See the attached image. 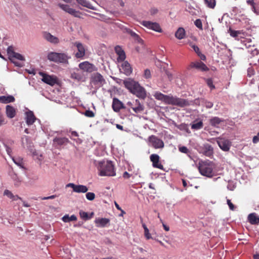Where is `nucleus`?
Returning a JSON list of instances; mask_svg holds the SVG:
<instances>
[{
  "label": "nucleus",
  "instance_id": "obj_1",
  "mask_svg": "<svg viewBox=\"0 0 259 259\" xmlns=\"http://www.w3.org/2000/svg\"><path fill=\"white\" fill-rule=\"evenodd\" d=\"M154 98L161 101L166 104L178 106L180 107H184L190 105L188 100L174 97L171 95H165L159 92H155L153 94Z\"/></svg>",
  "mask_w": 259,
  "mask_h": 259
},
{
  "label": "nucleus",
  "instance_id": "obj_2",
  "mask_svg": "<svg viewBox=\"0 0 259 259\" xmlns=\"http://www.w3.org/2000/svg\"><path fill=\"white\" fill-rule=\"evenodd\" d=\"M94 164L100 176H114L116 175L114 165L112 162L108 160L95 161Z\"/></svg>",
  "mask_w": 259,
  "mask_h": 259
},
{
  "label": "nucleus",
  "instance_id": "obj_3",
  "mask_svg": "<svg viewBox=\"0 0 259 259\" xmlns=\"http://www.w3.org/2000/svg\"><path fill=\"white\" fill-rule=\"evenodd\" d=\"M214 164L209 160H200L199 161L198 168L200 174L208 178H212L214 175Z\"/></svg>",
  "mask_w": 259,
  "mask_h": 259
},
{
  "label": "nucleus",
  "instance_id": "obj_4",
  "mask_svg": "<svg viewBox=\"0 0 259 259\" xmlns=\"http://www.w3.org/2000/svg\"><path fill=\"white\" fill-rule=\"evenodd\" d=\"M48 59L51 61L63 64H68L71 56L65 53L51 52L48 55Z\"/></svg>",
  "mask_w": 259,
  "mask_h": 259
},
{
  "label": "nucleus",
  "instance_id": "obj_5",
  "mask_svg": "<svg viewBox=\"0 0 259 259\" xmlns=\"http://www.w3.org/2000/svg\"><path fill=\"white\" fill-rule=\"evenodd\" d=\"M53 145L58 149L64 148L70 142L69 140L66 137H56L53 140Z\"/></svg>",
  "mask_w": 259,
  "mask_h": 259
},
{
  "label": "nucleus",
  "instance_id": "obj_6",
  "mask_svg": "<svg viewBox=\"0 0 259 259\" xmlns=\"http://www.w3.org/2000/svg\"><path fill=\"white\" fill-rule=\"evenodd\" d=\"M141 24L148 29L158 32H162V29L160 25L157 22H152L150 21H143L141 22Z\"/></svg>",
  "mask_w": 259,
  "mask_h": 259
},
{
  "label": "nucleus",
  "instance_id": "obj_7",
  "mask_svg": "<svg viewBox=\"0 0 259 259\" xmlns=\"http://www.w3.org/2000/svg\"><path fill=\"white\" fill-rule=\"evenodd\" d=\"M79 69L84 72L91 73L97 70L96 66L88 61H84L79 64Z\"/></svg>",
  "mask_w": 259,
  "mask_h": 259
},
{
  "label": "nucleus",
  "instance_id": "obj_8",
  "mask_svg": "<svg viewBox=\"0 0 259 259\" xmlns=\"http://www.w3.org/2000/svg\"><path fill=\"white\" fill-rule=\"evenodd\" d=\"M39 74L42 76V81L49 85L53 86L57 82V78L55 76L47 74L42 72H40Z\"/></svg>",
  "mask_w": 259,
  "mask_h": 259
},
{
  "label": "nucleus",
  "instance_id": "obj_9",
  "mask_svg": "<svg viewBox=\"0 0 259 259\" xmlns=\"http://www.w3.org/2000/svg\"><path fill=\"white\" fill-rule=\"evenodd\" d=\"M148 140L152 146L155 149L162 148L164 147V143L162 140L154 135L150 136Z\"/></svg>",
  "mask_w": 259,
  "mask_h": 259
},
{
  "label": "nucleus",
  "instance_id": "obj_10",
  "mask_svg": "<svg viewBox=\"0 0 259 259\" xmlns=\"http://www.w3.org/2000/svg\"><path fill=\"white\" fill-rule=\"evenodd\" d=\"M191 68H196V69L205 71L209 70V68L206 66V65L203 62L201 61H196V62H192L190 64L189 66L188 67V69Z\"/></svg>",
  "mask_w": 259,
  "mask_h": 259
},
{
  "label": "nucleus",
  "instance_id": "obj_11",
  "mask_svg": "<svg viewBox=\"0 0 259 259\" xmlns=\"http://www.w3.org/2000/svg\"><path fill=\"white\" fill-rule=\"evenodd\" d=\"M151 161L152 162V165L154 167L163 169V166L160 162V157L158 154H152L150 156Z\"/></svg>",
  "mask_w": 259,
  "mask_h": 259
},
{
  "label": "nucleus",
  "instance_id": "obj_12",
  "mask_svg": "<svg viewBox=\"0 0 259 259\" xmlns=\"http://www.w3.org/2000/svg\"><path fill=\"white\" fill-rule=\"evenodd\" d=\"M92 80L94 84H97L99 87L102 86L105 83V80L103 76L98 72L94 73L92 75Z\"/></svg>",
  "mask_w": 259,
  "mask_h": 259
},
{
  "label": "nucleus",
  "instance_id": "obj_13",
  "mask_svg": "<svg viewBox=\"0 0 259 259\" xmlns=\"http://www.w3.org/2000/svg\"><path fill=\"white\" fill-rule=\"evenodd\" d=\"M59 6L64 11L75 17H80V12L70 7L69 6L64 4H59Z\"/></svg>",
  "mask_w": 259,
  "mask_h": 259
},
{
  "label": "nucleus",
  "instance_id": "obj_14",
  "mask_svg": "<svg viewBox=\"0 0 259 259\" xmlns=\"http://www.w3.org/2000/svg\"><path fill=\"white\" fill-rule=\"evenodd\" d=\"M132 94L135 95L140 98L144 99L146 96V91L145 89L141 86L140 84L132 91Z\"/></svg>",
  "mask_w": 259,
  "mask_h": 259
},
{
  "label": "nucleus",
  "instance_id": "obj_15",
  "mask_svg": "<svg viewBox=\"0 0 259 259\" xmlns=\"http://www.w3.org/2000/svg\"><path fill=\"white\" fill-rule=\"evenodd\" d=\"M124 87L131 92L139 84V82L131 78H128L123 80Z\"/></svg>",
  "mask_w": 259,
  "mask_h": 259
},
{
  "label": "nucleus",
  "instance_id": "obj_16",
  "mask_svg": "<svg viewBox=\"0 0 259 259\" xmlns=\"http://www.w3.org/2000/svg\"><path fill=\"white\" fill-rule=\"evenodd\" d=\"M74 46L77 48L78 52L75 54V56L76 58H83L85 54V50L83 45L79 42H75Z\"/></svg>",
  "mask_w": 259,
  "mask_h": 259
},
{
  "label": "nucleus",
  "instance_id": "obj_17",
  "mask_svg": "<svg viewBox=\"0 0 259 259\" xmlns=\"http://www.w3.org/2000/svg\"><path fill=\"white\" fill-rule=\"evenodd\" d=\"M217 143L220 148L223 151H228L229 150L231 144L229 140L223 138H219L217 140Z\"/></svg>",
  "mask_w": 259,
  "mask_h": 259
},
{
  "label": "nucleus",
  "instance_id": "obj_18",
  "mask_svg": "<svg viewBox=\"0 0 259 259\" xmlns=\"http://www.w3.org/2000/svg\"><path fill=\"white\" fill-rule=\"evenodd\" d=\"M128 105L131 106L132 109L133 111L136 113H139L143 112L144 110V106L142 105L140 101L138 99L135 100V104L133 105L132 103L128 102Z\"/></svg>",
  "mask_w": 259,
  "mask_h": 259
},
{
  "label": "nucleus",
  "instance_id": "obj_19",
  "mask_svg": "<svg viewBox=\"0 0 259 259\" xmlns=\"http://www.w3.org/2000/svg\"><path fill=\"white\" fill-rule=\"evenodd\" d=\"M112 107L113 111L116 112H118L121 109L125 108L123 103L116 98L113 99Z\"/></svg>",
  "mask_w": 259,
  "mask_h": 259
},
{
  "label": "nucleus",
  "instance_id": "obj_20",
  "mask_svg": "<svg viewBox=\"0 0 259 259\" xmlns=\"http://www.w3.org/2000/svg\"><path fill=\"white\" fill-rule=\"evenodd\" d=\"M43 37L46 40L52 44H57L59 42V39L58 37L52 35L48 32H43Z\"/></svg>",
  "mask_w": 259,
  "mask_h": 259
},
{
  "label": "nucleus",
  "instance_id": "obj_21",
  "mask_svg": "<svg viewBox=\"0 0 259 259\" xmlns=\"http://www.w3.org/2000/svg\"><path fill=\"white\" fill-rule=\"evenodd\" d=\"M202 153L205 156L210 157L213 155V148L210 145L208 144H205L203 145Z\"/></svg>",
  "mask_w": 259,
  "mask_h": 259
},
{
  "label": "nucleus",
  "instance_id": "obj_22",
  "mask_svg": "<svg viewBox=\"0 0 259 259\" xmlns=\"http://www.w3.org/2000/svg\"><path fill=\"white\" fill-rule=\"evenodd\" d=\"M110 220L107 218H98L95 221L96 226L97 227H105L109 223Z\"/></svg>",
  "mask_w": 259,
  "mask_h": 259
},
{
  "label": "nucleus",
  "instance_id": "obj_23",
  "mask_svg": "<svg viewBox=\"0 0 259 259\" xmlns=\"http://www.w3.org/2000/svg\"><path fill=\"white\" fill-rule=\"evenodd\" d=\"M36 119L32 111H29L26 112V122L28 125L32 124Z\"/></svg>",
  "mask_w": 259,
  "mask_h": 259
},
{
  "label": "nucleus",
  "instance_id": "obj_24",
  "mask_svg": "<svg viewBox=\"0 0 259 259\" xmlns=\"http://www.w3.org/2000/svg\"><path fill=\"white\" fill-rule=\"evenodd\" d=\"M247 219L251 225H257L259 224V217L254 212L250 213Z\"/></svg>",
  "mask_w": 259,
  "mask_h": 259
},
{
  "label": "nucleus",
  "instance_id": "obj_25",
  "mask_svg": "<svg viewBox=\"0 0 259 259\" xmlns=\"http://www.w3.org/2000/svg\"><path fill=\"white\" fill-rule=\"evenodd\" d=\"M115 51L117 55L118 56V60L123 61L125 60L126 56L125 54L124 51L122 49V48L119 46H117L115 47Z\"/></svg>",
  "mask_w": 259,
  "mask_h": 259
},
{
  "label": "nucleus",
  "instance_id": "obj_26",
  "mask_svg": "<svg viewBox=\"0 0 259 259\" xmlns=\"http://www.w3.org/2000/svg\"><path fill=\"white\" fill-rule=\"evenodd\" d=\"M22 143L24 148L32 150L33 143L28 136H25L22 138Z\"/></svg>",
  "mask_w": 259,
  "mask_h": 259
},
{
  "label": "nucleus",
  "instance_id": "obj_27",
  "mask_svg": "<svg viewBox=\"0 0 259 259\" xmlns=\"http://www.w3.org/2000/svg\"><path fill=\"white\" fill-rule=\"evenodd\" d=\"M6 113L8 117L12 118L16 115V109L11 105H7L6 107Z\"/></svg>",
  "mask_w": 259,
  "mask_h": 259
},
{
  "label": "nucleus",
  "instance_id": "obj_28",
  "mask_svg": "<svg viewBox=\"0 0 259 259\" xmlns=\"http://www.w3.org/2000/svg\"><path fill=\"white\" fill-rule=\"evenodd\" d=\"M15 100V98L12 95L0 96V103L3 104H8L14 102Z\"/></svg>",
  "mask_w": 259,
  "mask_h": 259
},
{
  "label": "nucleus",
  "instance_id": "obj_29",
  "mask_svg": "<svg viewBox=\"0 0 259 259\" xmlns=\"http://www.w3.org/2000/svg\"><path fill=\"white\" fill-rule=\"evenodd\" d=\"M71 77L73 79L79 81L82 79L83 75L79 69H76L75 71L71 73Z\"/></svg>",
  "mask_w": 259,
  "mask_h": 259
},
{
  "label": "nucleus",
  "instance_id": "obj_30",
  "mask_svg": "<svg viewBox=\"0 0 259 259\" xmlns=\"http://www.w3.org/2000/svg\"><path fill=\"white\" fill-rule=\"evenodd\" d=\"M224 121V119H221L218 117H214L210 119L209 123L212 126L218 127V125Z\"/></svg>",
  "mask_w": 259,
  "mask_h": 259
},
{
  "label": "nucleus",
  "instance_id": "obj_31",
  "mask_svg": "<svg viewBox=\"0 0 259 259\" xmlns=\"http://www.w3.org/2000/svg\"><path fill=\"white\" fill-rule=\"evenodd\" d=\"M124 73L126 75H130L132 72V69L130 64L127 62H125L122 65Z\"/></svg>",
  "mask_w": 259,
  "mask_h": 259
},
{
  "label": "nucleus",
  "instance_id": "obj_32",
  "mask_svg": "<svg viewBox=\"0 0 259 259\" xmlns=\"http://www.w3.org/2000/svg\"><path fill=\"white\" fill-rule=\"evenodd\" d=\"M78 4L92 10H96L92 4L87 0H76Z\"/></svg>",
  "mask_w": 259,
  "mask_h": 259
},
{
  "label": "nucleus",
  "instance_id": "obj_33",
  "mask_svg": "<svg viewBox=\"0 0 259 259\" xmlns=\"http://www.w3.org/2000/svg\"><path fill=\"white\" fill-rule=\"evenodd\" d=\"M185 35V30L182 27H180L175 33V36L179 39H183Z\"/></svg>",
  "mask_w": 259,
  "mask_h": 259
},
{
  "label": "nucleus",
  "instance_id": "obj_34",
  "mask_svg": "<svg viewBox=\"0 0 259 259\" xmlns=\"http://www.w3.org/2000/svg\"><path fill=\"white\" fill-rule=\"evenodd\" d=\"M88 191L87 186L81 185H76L74 192L76 193H86Z\"/></svg>",
  "mask_w": 259,
  "mask_h": 259
},
{
  "label": "nucleus",
  "instance_id": "obj_35",
  "mask_svg": "<svg viewBox=\"0 0 259 259\" xmlns=\"http://www.w3.org/2000/svg\"><path fill=\"white\" fill-rule=\"evenodd\" d=\"M228 32L232 37L235 38L237 37L239 34H244L243 30H234L232 29L231 28L228 30Z\"/></svg>",
  "mask_w": 259,
  "mask_h": 259
},
{
  "label": "nucleus",
  "instance_id": "obj_36",
  "mask_svg": "<svg viewBox=\"0 0 259 259\" xmlns=\"http://www.w3.org/2000/svg\"><path fill=\"white\" fill-rule=\"evenodd\" d=\"M12 160L18 166L22 168H25L24 167V163L23 161V159L20 157L14 158V157H12Z\"/></svg>",
  "mask_w": 259,
  "mask_h": 259
},
{
  "label": "nucleus",
  "instance_id": "obj_37",
  "mask_svg": "<svg viewBox=\"0 0 259 259\" xmlns=\"http://www.w3.org/2000/svg\"><path fill=\"white\" fill-rule=\"evenodd\" d=\"M4 195H7L8 197L12 199L13 200H17V199H21V198L18 195H14L13 193L8 190H6L4 191Z\"/></svg>",
  "mask_w": 259,
  "mask_h": 259
},
{
  "label": "nucleus",
  "instance_id": "obj_38",
  "mask_svg": "<svg viewBox=\"0 0 259 259\" xmlns=\"http://www.w3.org/2000/svg\"><path fill=\"white\" fill-rule=\"evenodd\" d=\"M13 53V56L11 57V60L15 64H16V65L18 66V65L13 60L14 59H17V60H24V57L22 56V55H21L20 54H19V53H16V52H12Z\"/></svg>",
  "mask_w": 259,
  "mask_h": 259
},
{
  "label": "nucleus",
  "instance_id": "obj_39",
  "mask_svg": "<svg viewBox=\"0 0 259 259\" xmlns=\"http://www.w3.org/2000/svg\"><path fill=\"white\" fill-rule=\"evenodd\" d=\"M62 220L64 222H69L70 221H75L77 220V218L75 215H72L69 217V215H65L62 218Z\"/></svg>",
  "mask_w": 259,
  "mask_h": 259
},
{
  "label": "nucleus",
  "instance_id": "obj_40",
  "mask_svg": "<svg viewBox=\"0 0 259 259\" xmlns=\"http://www.w3.org/2000/svg\"><path fill=\"white\" fill-rule=\"evenodd\" d=\"M203 124L202 121H199L197 123L195 122L191 125V128L193 130H198L203 127Z\"/></svg>",
  "mask_w": 259,
  "mask_h": 259
},
{
  "label": "nucleus",
  "instance_id": "obj_41",
  "mask_svg": "<svg viewBox=\"0 0 259 259\" xmlns=\"http://www.w3.org/2000/svg\"><path fill=\"white\" fill-rule=\"evenodd\" d=\"M93 212H92L91 213V215L89 216L88 213L86 212H84L82 210H80L79 211V215L80 217L84 220H88L92 218V215H93Z\"/></svg>",
  "mask_w": 259,
  "mask_h": 259
},
{
  "label": "nucleus",
  "instance_id": "obj_42",
  "mask_svg": "<svg viewBox=\"0 0 259 259\" xmlns=\"http://www.w3.org/2000/svg\"><path fill=\"white\" fill-rule=\"evenodd\" d=\"M205 4L210 8H214L215 6V0H204Z\"/></svg>",
  "mask_w": 259,
  "mask_h": 259
},
{
  "label": "nucleus",
  "instance_id": "obj_43",
  "mask_svg": "<svg viewBox=\"0 0 259 259\" xmlns=\"http://www.w3.org/2000/svg\"><path fill=\"white\" fill-rule=\"evenodd\" d=\"M85 196L87 199L90 201L93 200L95 198V194L93 192H88Z\"/></svg>",
  "mask_w": 259,
  "mask_h": 259
},
{
  "label": "nucleus",
  "instance_id": "obj_44",
  "mask_svg": "<svg viewBox=\"0 0 259 259\" xmlns=\"http://www.w3.org/2000/svg\"><path fill=\"white\" fill-rule=\"evenodd\" d=\"M179 150L183 153L188 154L189 153V149L186 146H179Z\"/></svg>",
  "mask_w": 259,
  "mask_h": 259
},
{
  "label": "nucleus",
  "instance_id": "obj_45",
  "mask_svg": "<svg viewBox=\"0 0 259 259\" xmlns=\"http://www.w3.org/2000/svg\"><path fill=\"white\" fill-rule=\"evenodd\" d=\"M194 24L197 28L201 30L202 29V24L200 19H198L196 20L194 22Z\"/></svg>",
  "mask_w": 259,
  "mask_h": 259
},
{
  "label": "nucleus",
  "instance_id": "obj_46",
  "mask_svg": "<svg viewBox=\"0 0 259 259\" xmlns=\"http://www.w3.org/2000/svg\"><path fill=\"white\" fill-rule=\"evenodd\" d=\"M84 115L89 117H93L95 116L94 113L91 110H87L84 113Z\"/></svg>",
  "mask_w": 259,
  "mask_h": 259
},
{
  "label": "nucleus",
  "instance_id": "obj_47",
  "mask_svg": "<svg viewBox=\"0 0 259 259\" xmlns=\"http://www.w3.org/2000/svg\"><path fill=\"white\" fill-rule=\"evenodd\" d=\"M144 235L147 239H150L152 238V237L151 236V234L149 233V229H145V231H144Z\"/></svg>",
  "mask_w": 259,
  "mask_h": 259
},
{
  "label": "nucleus",
  "instance_id": "obj_48",
  "mask_svg": "<svg viewBox=\"0 0 259 259\" xmlns=\"http://www.w3.org/2000/svg\"><path fill=\"white\" fill-rule=\"evenodd\" d=\"M7 52H8V54L9 56V57L10 58H11V57L13 56V53L12 52H15L13 50V47H9L8 49H7Z\"/></svg>",
  "mask_w": 259,
  "mask_h": 259
},
{
  "label": "nucleus",
  "instance_id": "obj_49",
  "mask_svg": "<svg viewBox=\"0 0 259 259\" xmlns=\"http://www.w3.org/2000/svg\"><path fill=\"white\" fill-rule=\"evenodd\" d=\"M144 76L146 78H149L151 77V72L149 69H146L145 70Z\"/></svg>",
  "mask_w": 259,
  "mask_h": 259
},
{
  "label": "nucleus",
  "instance_id": "obj_50",
  "mask_svg": "<svg viewBox=\"0 0 259 259\" xmlns=\"http://www.w3.org/2000/svg\"><path fill=\"white\" fill-rule=\"evenodd\" d=\"M227 204L229 207V208L232 210H234L235 209V206L234 204L231 202V200L229 199H227Z\"/></svg>",
  "mask_w": 259,
  "mask_h": 259
},
{
  "label": "nucleus",
  "instance_id": "obj_51",
  "mask_svg": "<svg viewBox=\"0 0 259 259\" xmlns=\"http://www.w3.org/2000/svg\"><path fill=\"white\" fill-rule=\"evenodd\" d=\"M259 142V132L256 136H254L252 139V142L254 144H256Z\"/></svg>",
  "mask_w": 259,
  "mask_h": 259
},
{
  "label": "nucleus",
  "instance_id": "obj_52",
  "mask_svg": "<svg viewBox=\"0 0 259 259\" xmlns=\"http://www.w3.org/2000/svg\"><path fill=\"white\" fill-rule=\"evenodd\" d=\"M191 47L193 49L194 51L195 52V53L198 55L199 53H200V51L199 50V48L195 45H191Z\"/></svg>",
  "mask_w": 259,
  "mask_h": 259
},
{
  "label": "nucleus",
  "instance_id": "obj_53",
  "mask_svg": "<svg viewBox=\"0 0 259 259\" xmlns=\"http://www.w3.org/2000/svg\"><path fill=\"white\" fill-rule=\"evenodd\" d=\"M56 197V196L55 195H51L48 197H45L41 198V200H48V199H53Z\"/></svg>",
  "mask_w": 259,
  "mask_h": 259
},
{
  "label": "nucleus",
  "instance_id": "obj_54",
  "mask_svg": "<svg viewBox=\"0 0 259 259\" xmlns=\"http://www.w3.org/2000/svg\"><path fill=\"white\" fill-rule=\"evenodd\" d=\"M13 179L16 182H18L19 183H20L21 182V180L18 178V177L17 176V175L16 174L14 175V176L13 177Z\"/></svg>",
  "mask_w": 259,
  "mask_h": 259
},
{
  "label": "nucleus",
  "instance_id": "obj_55",
  "mask_svg": "<svg viewBox=\"0 0 259 259\" xmlns=\"http://www.w3.org/2000/svg\"><path fill=\"white\" fill-rule=\"evenodd\" d=\"M246 3L248 5L251 6L253 8H254L255 3L253 0H247Z\"/></svg>",
  "mask_w": 259,
  "mask_h": 259
},
{
  "label": "nucleus",
  "instance_id": "obj_56",
  "mask_svg": "<svg viewBox=\"0 0 259 259\" xmlns=\"http://www.w3.org/2000/svg\"><path fill=\"white\" fill-rule=\"evenodd\" d=\"M116 208L121 211L122 213H125V211H123L116 202H114Z\"/></svg>",
  "mask_w": 259,
  "mask_h": 259
},
{
  "label": "nucleus",
  "instance_id": "obj_57",
  "mask_svg": "<svg viewBox=\"0 0 259 259\" xmlns=\"http://www.w3.org/2000/svg\"><path fill=\"white\" fill-rule=\"evenodd\" d=\"M6 151H7L8 154L11 156V154L12 153V149L10 147L7 146H6Z\"/></svg>",
  "mask_w": 259,
  "mask_h": 259
},
{
  "label": "nucleus",
  "instance_id": "obj_58",
  "mask_svg": "<svg viewBox=\"0 0 259 259\" xmlns=\"http://www.w3.org/2000/svg\"><path fill=\"white\" fill-rule=\"evenodd\" d=\"M197 55L200 57L201 60H202L203 61H204L206 60L205 56L204 54H202L201 53V52Z\"/></svg>",
  "mask_w": 259,
  "mask_h": 259
},
{
  "label": "nucleus",
  "instance_id": "obj_59",
  "mask_svg": "<svg viewBox=\"0 0 259 259\" xmlns=\"http://www.w3.org/2000/svg\"><path fill=\"white\" fill-rule=\"evenodd\" d=\"M207 84L211 88V89H214V88H215L213 84L212 81L211 80H208Z\"/></svg>",
  "mask_w": 259,
  "mask_h": 259
},
{
  "label": "nucleus",
  "instance_id": "obj_60",
  "mask_svg": "<svg viewBox=\"0 0 259 259\" xmlns=\"http://www.w3.org/2000/svg\"><path fill=\"white\" fill-rule=\"evenodd\" d=\"M205 106L207 108H210L213 106V103L211 102H206Z\"/></svg>",
  "mask_w": 259,
  "mask_h": 259
},
{
  "label": "nucleus",
  "instance_id": "obj_61",
  "mask_svg": "<svg viewBox=\"0 0 259 259\" xmlns=\"http://www.w3.org/2000/svg\"><path fill=\"white\" fill-rule=\"evenodd\" d=\"M76 185H75V184H73V183H69V184H68L67 185V186H67V187H71V188H72L73 189V191H74V190H75V188Z\"/></svg>",
  "mask_w": 259,
  "mask_h": 259
},
{
  "label": "nucleus",
  "instance_id": "obj_62",
  "mask_svg": "<svg viewBox=\"0 0 259 259\" xmlns=\"http://www.w3.org/2000/svg\"><path fill=\"white\" fill-rule=\"evenodd\" d=\"M123 177L125 179H128L131 177V175L127 171H125L123 174Z\"/></svg>",
  "mask_w": 259,
  "mask_h": 259
},
{
  "label": "nucleus",
  "instance_id": "obj_63",
  "mask_svg": "<svg viewBox=\"0 0 259 259\" xmlns=\"http://www.w3.org/2000/svg\"><path fill=\"white\" fill-rule=\"evenodd\" d=\"M116 127L120 130H121V131H123V127L122 125H120V124H116Z\"/></svg>",
  "mask_w": 259,
  "mask_h": 259
},
{
  "label": "nucleus",
  "instance_id": "obj_64",
  "mask_svg": "<svg viewBox=\"0 0 259 259\" xmlns=\"http://www.w3.org/2000/svg\"><path fill=\"white\" fill-rule=\"evenodd\" d=\"M163 227L164 229L166 231H168L169 230V227L168 226H166V225L163 224Z\"/></svg>",
  "mask_w": 259,
  "mask_h": 259
}]
</instances>
